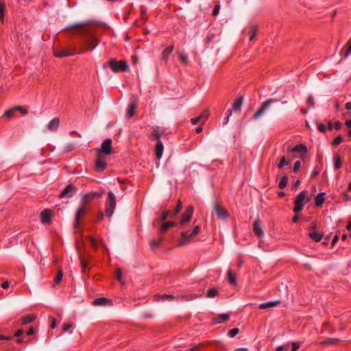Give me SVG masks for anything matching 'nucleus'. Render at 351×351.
<instances>
[{
	"label": "nucleus",
	"instance_id": "nucleus-33",
	"mask_svg": "<svg viewBox=\"0 0 351 351\" xmlns=\"http://www.w3.org/2000/svg\"><path fill=\"white\" fill-rule=\"evenodd\" d=\"M173 50V46L171 45L168 47L167 49H165L162 54V58L165 60L168 59L169 56Z\"/></svg>",
	"mask_w": 351,
	"mask_h": 351
},
{
	"label": "nucleus",
	"instance_id": "nucleus-8",
	"mask_svg": "<svg viewBox=\"0 0 351 351\" xmlns=\"http://www.w3.org/2000/svg\"><path fill=\"white\" fill-rule=\"evenodd\" d=\"M77 193V189L73 184H69L60 194V198H70Z\"/></svg>",
	"mask_w": 351,
	"mask_h": 351
},
{
	"label": "nucleus",
	"instance_id": "nucleus-31",
	"mask_svg": "<svg viewBox=\"0 0 351 351\" xmlns=\"http://www.w3.org/2000/svg\"><path fill=\"white\" fill-rule=\"evenodd\" d=\"M182 203L181 201L179 200L177 204V206L175 208V210L173 212H171L170 217L174 218L177 215V214L180 211V210L182 209Z\"/></svg>",
	"mask_w": 351,
	"mask_h": 351
},
{
	"label": "nucleus",
	"instance_id": "nucleus-16",
	"mask_svg": "<svg viewBox=\"0 0 351 351\" xmlns=\"http://www.w3.org/2000/svg\"><path fill=\"white\" fill-rule=\"evenodd\" d=\"M163 151H164L163 144L160 140H158L157 141V143H156V147H155V154L158 159H160L162 158Z\"/></svg>",
	"mask_w": 351,
	"mask_h": 351
},
{
	"label": "nucleus",
	"instance_id": "nucleus-40",
	"mask_svg": "<svg viewBox=\"0 0 351 351\" xmlns=\"http://www.w3.org/2000/svg\"><path fill=\"white\" fill-rule=\"evenodd\" d=\"M80 261L82 268V271L84 273L86 271V268L88 267L87 263L81 255H80Z\"/></svg>",
	"mask_w": 351,
	"mask_h": 351
},
{
	"label": "nucleus",
	"instance_id": "nucleus-26",
	"mask_svg": "<svg viewBox=\"0 0 351 351\" xmlns=\"http://www.w3.org/2000/svg\"><path fill=\"white\" fill-rule=\"evenodd\" d=\"M174 226V222L167 221L162 225V226L160 227V233H165L169 228L173 227Z\"/></svg>",
	"mask_w": 351,
	"mask_h": 351
},
{
	"label": "nucleus",
	"instance_id": "nucleus-17",
	"mask_svg": "<svg viewBox=\"0 0 351 351\" xmlns=\"http://www.w3.org/2000/svg\"><path fill=\"white\" fill-rule=\"evenodd\" d=\"M108 304H111V300L104 297L97 298L93 302L94 306H105Z\"/></svg>",
	"mask_w": 351,
	"mask_h": 351
},
{
	"label": "nucleus",
	"instance_id": "nucleus-57",
	"mask_svg": "<svg viewBox=\"0 0 351 351\" xmlns=\"http://www.w3.org/2000/svg\"><path fill=\"white\" fill-rule=\"evenodd\" d=\"M219 10H220V5H216L213 9V14L214 16H217L219 14Z\"/></svg>",
	"mask_w": 351,
	"mask_h": 351
},
{
	"label": "nucleus",
	"instance_id": "nucleus-37",
	"mask_svg": "<svg viewBox=\"0 0 351 351\" xmlns=\"http://www.w3.org/2000/svg\"><path fill=\"white\" fill-rule=\"evenodd\" d=\"M62 276H63L62 271L61 269H60L53 280V283L55 285L60 283V282L61 281V280L62 278Z\"/></svg>",
	"mask_w": 351,
	"mask_h": 351
},
{
	"label": "nucleus",
	"instance_id": "nucleus-52",
	"mask_svg": "<svg viewBox=\"0 0 351 351\" xmlns=\"http://www.w3.org/2000/svg\"><path fill=\"white\" fill-rule=\"evenodd\" d=\"M202 119V115H199L197 117L193 118L191 119V123L193 125L197 124L201 119Z\"/></svg>",
	"mask_w": 351,
	"mask_h": 351
},
{
	"label": "nucleus",
	"instance_id": "nucleus-24",
	"mask_svg": "<svg viewBox=\"0 0 351 351\" xmlns=\"http://www.w3.org/2000/svg\"><path fill=\"white\" fill-rule=\"evenodd\" d=\"M87 239L90 241V245H92V247L95 250H97V244L99 243V244H101V245H103L104 247L106 250L108 251V249L106 247V246H104V244L103 243V242L101 241H99L97 242L96 241V239L94 237H88Z\"/></svg>",
	"mask_w": 351,
	"mask_h": 351
},
{
	"label": "nucleus",
	"instance_id": "nucleus-46",
	"mask_svg": "<svg viewBox=\"0 0 351 351\" xmlns=\"http://www.w3.org/2000/svg\"><path fill=\"white\" fill-rule=\"evenodd\" d=\"M170 213L171 212L170 211H165L164 212L160 218L159 219V221H164L165 220H166V219L168 217L169 215H170Z\"/></svg>",
	"mask_w": 351,
	"mask_h": 351
},
{
	"label": "nucleus",
	"instance_id": "nucleus-11",
	"mask_svg": "<svg viewBox=\"0 0 351 351\" xmlns=\"http://www.w3.org/2000/svg\"><path fill=\"white\" fill-rule=\"evenodd\" d=\"M86 205L84 203H82V205L76 211L74 222V227L75 228L80 225V218L86 213Z\"/></svg>",
	"mask_w": 351,
	"mask_h": 351
},
{
	"label": "nucleus",
	"instance_id": "nucleus-12",
	"mask_svg": "<svg viewBox=\"0 0 351 351\" xmlns=\"http://www.w3.org/2000/svg\"><path fill=\"white\" fill-rule=\"evenodd\" d=\"M73 49H68L65 48H60V49H55L53 51V53L55 56L58 58H62L69 56L71 55L74 54L73 52H72Z\"/></svg>",
	"mask_w": 351,
	"mask_h": 351
},
{
	"label": "nucleus",
	"instance_id": "nucleus-28",
	"mask_svg": "<svg viewBox=\"0 0 351 351\" xmlns=\"http://www.w3.org/2000/svg\"><path fill=\"white\" fill-rule=\"evenodd\" d=\"M324 193H319L315 198V205L320 206L324 202Z\"/></svg>",
	"mask_w": 351,
	"mask_h": 351
},
{
	"label": "nucleus",
	"instance_id": "nucleus-22",
	"mask_svg": "<svg viewBox=\"0 0 351 351\" xmlns=\"http://www.w3.org/2000/svg\"><path fill=\"white\" fill-rule=\"evenodd\" d=\"M243 103V97H239L237 100L234 101V103L232 104V110L235 112H239L241 110V106Z\"/></svg>",
	"mask_w": 351,
	"mask_h": 351
},
{
	"label": "nucleus",
	"instance_id": "nucleus-21",
	"mask_svg": "<svg viewBox=\"0 0 351 351\" xmlns=\"http://www.w3.org/2000/svg\"><path fill=\"white\" fill-rule=\"evenodd\" d=\"M60 124V119L58 118H53L47 125V129L49 131H55L58 128Z\"/></svg>",
	"mask_w": 351,
	"mask_h": 351
},
{
	"label": "nucleus",
	"instance_id": "nucleus-13",
	"mask_svg": "<svg viewBox=\"0 0 351 351\" xmlns=\"http://www.w3.org/2000/svg\"><path fill=\"white\" fill-rule=\"evenodd\" d=\"M193 213V206H190L187 208L186 211L182 215V219L180 221V223L184 225L189 222L192 217Z\"/></svg>",
	"mask_w": 351,
	"mask_h": 351
},
{
	"label": "nucleus",
	"instance_id": "nucleus-49",
	"mask_svg": "<svg viewBox=\"0 0 351 351\" xmlns=\"http://www.w3.org/2000/svg\"><path fill=\"white\" fill-rule=\"evenodd\" d=\"M116 278L117 279L118 281L119 282H122V274H121V271L120 269H117V271H116Z\"/></svg>",
	"mask_w": 351,
	"mask_h": 351
},
{
	"label": "nucleus",
	"instance_id": "nucleus-50",
	"mask_svg": "<svg viewBox=\"0 0 351 351\" xmlns=\"http://www.w3.org/2000/svg\"><path fill=\"white\" fill-rule=\"evenodd\" d=\"M14 109H15V110L20 111L23 114H25L27 112V110L26 109L23 108L22 106H20L14 107Z\"/></svg>",
	"mask_w": 351,
	"mask_h": 351
},
{
	"label": "nucleus",
	"instance_id": "nucleus-60",
	"mask_svg": "<svg viewBox=\"0 0 351 351\" xmlns=\"http://www.w3.org/2000/svg\"><path fill=\"white\" fill-rule=\"evenodd\" d=\"M72 327V324H66L63 326L62 327V331L63 332H66L67 331L69 328H71Z\"/></svg>",
	"mask_w": 351,
	"mask_h": 351
},
{
	"label": "nucleus",
	"instance_id": "nucleus-45",
	"mask_svg": "<svg viewBox=\"0 0 351 351\" xmlns=\"http://www.w3.org/2000/svg\"><path fill=\"white\" fill-rule=\"evenodd\" d=\"M343 141V138L341 136H337L332 141V145H338L339 144H340Z\"/></svg>",
	"mask_w": 351,
	"mask_h": 351
},
{
	"label": "nucleus",
	"instance_id": "nucleus-59",
	"mask_svg": "<svg viewBox=\"0 0 351 351\" xmlns=\"http://www.w3.org/2000/svg\"><path fill=\"white\" fill-rule=\"evenodd\" d=\"M292 349L291 351H295L300 348V345L297 342L292 343Z\"/></svg>",
	"mask_w": 351,
	"mask_h": 351
},
{
	"label": "nucleus",
	"instance_id": "nucleus-25",
	"mask_svg": "<svg viewBox=\"0 0 351 351\" xmlns=\"http://www.w3.org/2000/svg\"><path fill=\"white\" fill-rule=\"evenodd\" d=\"M164 239L165 238L163 237H160L158 239L150 241L149 244L152 249L154 250L157 248L160 245L161 242L164 240Z\"/></svg>",
	"mask_w": 351,
	"mask_h": 351
},
{
	"label": "nucleus",
	"instance_id": "nucleus-30",
	"mask_svg": "<svg viewBox=\"0 0 351 351\" xmlns=\"http://www.w3.org/2000/svg\"><path fill=\"white\" fill-rule=\"evenodd\" d=\"M308 236L315 241L318 242L322 239L323 234H319L316 232H312L308 234Z\"/></svg>",
	"mask_w": 351,
	"mask_h": 351
},
{
	"label": "nucleus",
	"instance_id": "nucleus-18",
	"mask_svg": "<svg viewBox=\"0 0 351 351\" xmlns=\"http://www.w3.org/2000/svg\"><path fill=\"white\" fill-rule=\"evenodd\" d=\"M230 319L229 314L227 313H221L218 315H217L214 319L213 322L215 324H220L224 322L228 321Z\"/></svg>",
	"mask_w": 351,
	"mask_h": 351
},
{
	"label": "nucleus",
	"instance_id": "nucleus-4",
	"mask_svg": "<svg viewBox=\"0 0 351 351\" xmlns=\"http://www.w3.org/2000/svg\"><path fill=\"white\" fill-rule=\"evenodd\" d=\"M306 194L307 192L306 191H303L296 196L295 199V206L293 208V211L295 213H298L302 209L304 202L305 200L306 202H308L310 201V198L306 197Z\"/></svg>",
	"mask_w": 351,
	"mask_h": 351
},
{
	"label": "nucleus",
	"instance_id": "nucleus-41",
	"mask_svg": "<svg viewBox=\"0 0 351 351\" xmlns=\"http://www.w3.org/2000/svg\"><path fill=\"white\" fill-rule=\"evenodd\" d=\"M239 332V329L237 328H232L228 332V335L230 337H235Z\"/></svg>",
	"mask_w": 351,
	"mask_h": 351
},
{
	"label": "nucleus",
	"instance_id": "nucleus-47",
	"mask_svg": "<svg viewBox=\"0 0 351 351\" xmlns=\"http://www.w3.org/2000/svg\"><path fill=\"white\" fill-rule=\"evenodd\" d=\"M14 110L15 109H14V108L7 110L6 112H5L4 116L7 117L8 118H11L14 114Z\"/></svg>",
	"mask_w": 351,
	"mask_h": 351
},
{
	"label": "nucleus",
	"instance_id": "nucleus-53",
	"mask_svg": "<svg viewBox=\"0 0 351 351\" xmlns=\"http://www.w3.org/2000/svg\"><path fill=\"white\" fill-rule=\"evenodd\" d=\"M152 136L153 138H156V139L157 140V141H158V140H160V133H159L158 131H156V130H154V131L152 132Z\"/></svg>",
	"mask_w": 351,
	"mask_h": 351
},
{
	"label": "nucleus",
	"instance_id": "nucleus-55",
	"mask_svg": "<svg viewBox=\"0 0 351 351\" xmlns=\"http://www.w3.org/2000/svg\"><path fill=\"white\" fill-rule=\"evenodd\" d=\"M318 130L322 132H325L326 131V127L322 123H317Z\"/></svg>",
	"mask_w": 351,
	"mask_h": 351
},
{
	"label": "nucleus",
	"instance_id": "nucleus-35",
	"mask_svg": "<svg viewBox=\"0 0 351 351\" xmlns=\"http://www.w3.org/2000/svg\"><path fill=\"white\" fill-rule=\"evenodd\" d=\"M339 341V339L332 338V339H328L326 341H323L320 342V344H322V345H335V343H337Z\"/></svg>",
	"mask_w": 351,
	"mask_h": 351
},
{
	"label": "nucleus",
	"instance_id": "nucleus-63",
	"mask_svg": "<svg viewBox=\"0 0 351 351\" xmlns=\"http://www.w3.org/2000/svg\"><path fill=\"white\" fill-rule=\"evenodd\" d=\"M23 332H24L23 330H22V329H19V330H18L15 332L14 336H15V337H20L21 335H23Z\"/></svg>",
	"mask_w": 351,
	"mask_h": 351
},
{
	"label": "nucleus",
	"instance_id": "nucleus-64",
	"mask_svg": "<svg viewBox=\"0 0 351 351\" xmlns=\"http://www.w3.org/2000/svg\"><path fill=\"white\" fill-rule=\"evenodd\" d=\"M338 239H339V237H338V235H335V236L334 237V238L332 239V242H331V245H332V246H334V245H335V243H337V241H338Z\"/></svg>",
	"mask_w": 351,
	"mask_h": 351
},
{
	"label": "nucleus",
	"instance_id": "nucleus-32",
	"mask_svg": "<svg viewBox=\"0 0 351 351\" xmlns=\"http://www.w3.org/2000/svg\"><path fill=\"white\" fill-rule=\"evenodd\" d=\"M342 161L341 157L338 154H335L334 156V166L336 169H339L341 167Z\"/></svg>",
	"mask_w": 351,
	"mask_h": 351
},
{
	"label": "nucleus",
	"instance_id": "nucleus-23",
	"mask_svg": "<svg viewBox=\"0 0 351 351\" xmlns=\"http://www.w3.org/2000/svg\"><path fill=\"white\" fill-rule=\"evenodd\" d=\"M136 108V102H133L130 104L128 106V110H127V118H130L134 114L135 109Z\"/></svg>",
	"mask_w": 351,
	"mask_h": 351
},
{
	"label": "nucleus",
	"instance_id": "nucleus-29",
	"mask_svg": "<svg viewBox=\"0 0 351 351\" xmlns=\"http://www.w3.org/2000/svg\"><path fill=\"white\" fill-rule=\"evenodd\" d=\"M291 152L306 153L307 152V147L304 144H299V145H297L296 146H295L291 149Z\"/></svg>",
	"mask_w": 351,
	"mask_h": 351
},
{
	"label": "nucleus",
	"instance_id": "nucleus-27",
	"mask_svg": "<svg viewBox=\"0 0 351 351\" xmlns=\"http://www.w3.org/2000/svg\"><path fill=\"white\" fill-rule=\"evenodd\" d=\"M36 318L34 315H29L21 318V325H25L33 322Z\"/></svg>",
	"mask_w": 351,
	"mask_h": 351
},
{
	"label": "nucleus",
	"instance_id": "nucleus-58",
	"mask_svg": "<svg viewBox=\"0 0 351 351\" xmlns=\"http://www.w3.org/2000/svg\"><path fill=\"white\" fill-rule=\"evenodd\" d=\"M350 55H351V43L343 56V58H347Z\"/></svg>",
	"mask_w": 351,
	"mask_h": 351
},
{
	"label": "nucleus",
	"instance_id": "nucleus-54",
	"mask_svg": "<svg viewBox=\"0 0 351 351\" xmlns=\"http://www.w3.org/2000/svg\"><path fill=\"white\" fill-rule=\"evenodd\" d=\"M301 167V162L300 161L298 160L294 163L293 165V171L295 172L297 171Z\"/></svg>",
	"mask_w": 351,
	"mask_h": 351
},
{
	"label": "nucleus",
	"instance_id": "nucleus-39",
	"mask_svg": "<svg viewBox=\"0 0 351 351\" xmlns=\"http://www.w3.org/2000/svg\"><path fill=\"white\" fill-rule=\"evenodd\" d=\"M290 163L289 161H287L285 158V157H282L280 158V162L278 165V168H283L285 165H289Z\"/></svg>",
	"mask_w": 351,
	"mask_h": 351
},
{
	"label": "nucleus",
	"instance_id": "nucleus-44",
	"mask_svg": "<svg viewBox=\"0 0 351 351\" xmlns=\"http://www.w3.org/2000/svg\"><path fill=\"white\" fill-rule=\"evenodd\" d=\"M179 59L184 64H187L188 63V59L186 58V56L184 53H180L179 54Z\"/></svg>",
	"mask_w": 351,
	"mask_h": 351
},
{
	"label": "nucleus",
	"instance_id": "nucleus-38",
	"mask_svg": "<svg viewBox=\"0 0 351 351\" xmlns=\"http://www.w3.org/2000/svg\"><path fill=\"white\" fill-rule=\"evenodd\" d=\"M288 179L286 176H283L279 182L278 186L280 189H284L287 184Z\"/></svg>",
	"mask_w": 351,
	"mask_h": 351
},
{
	"label": "nucleus",
	"instance_id": "nucleus-14",
	"mask_svg": "<svg viewBox=\"0 0 351 351\" xmlns=\"http://www.w3.org/2000/svg\"><path fill=\"white\" fill-rule=\"evenodd\" d=\"M103 195V193L94 192L90 193L85 194L82 199V203H84V204H88L89 201L94 197H101Z\"/></svg>",
	"mask_w": 351,
	"mask_h": 351
},
{
	"label": "nucleus",
	"instance_id": "nucleus-62",
	"mask_svg": "<svg viewBox=\"0 0 351 351\" xmlns=\"http://www.w3.org/2000/svg\"><path fill=\"white\" fill-rule=\"evenodd\" d=\"M9 285H10V283H9V282H8V281H7V280H6V281L3 282V283L1 285V287H2L3 289H5L8 288V287H9Z\"/></svg>",
	"mask_w": 351,
	"mask_h": 351
},
{
	"label": "nucleus",
	"instance_id": "nucleus-20",
	"mask_svg": "<svg viewBox=\"0 0 351 351\" xmlns=\"http://www.w3.org/2000/svg\"><path fill=\"white\" fill-rule=\"evenodd\" d=\"M280 300H276V301H271V302H266V303H263V304H261L259 305V308L261 309H266V308H273V307H276L278 305H279L280 304Z\"/></svg>",
	"mask_w": 351,
	"mask_h": 351
},
{
	"label": "nucleus",
	"instance_id": "nucleus-48",
	"mask_svg": "<svg viewBox=\"0 0 351 351\" xmlns=\"http://www.w3.org/2000/svg\"><path fill=\"white\" fill-rule=\"evenodd\" d=\"M306 103L311 107H313L315 105L313 97L311 95L306 99Z\"/></svg>",
	"mask_w": 351,
	"mask_h": 351
},
{
	"label": "nucleus",
	"instance_id": "nucleus-10",
	"mask_svg": "<svg viewBox=\"0 0 351 351\" xmlns=\"http://www.w3.org/2000/svg\"><path fill=\"white\" fill-rule=\"evenodd\" d=\"M213 212L220 219H226L228 216V211L217 202H215L213 205Z\"/></svg>",
	"mask_w": 351,
	"mask_h": 351
},
{
	"label": "nucleus",
	"instance_id": "nucleus-56",
	"mask_svg": "<svg viewBox=\"0 0 351 351\" xmlns=\"http://www.w3.org/2000/svg\"><path fill=\"white\" fill-rule=\"evenodd\" d=\"M288 350V345H283L278 347L275 351H287Z\"/></svg>",
	"mask_w": 351,
	"mask_h": 351
},
{
	"label": "nucleus",
	"instance_id": "nucleus-3",
	"mask_svg": "<svg viewBox=\"0 0 351 351\" xmlns=\"http://www.w3.org/2000/svg\"><path fill=\"white\" fill-rule=\"evenodd\" d=\"M108 64L114 73L127 71L129 69L126 62L123 60L118 61L114 58L111 59L108 62Z\"/></svg>",
	"mask_w": 351,
	"mask_h": 351
},
{
	"label": "nucleus",
	"instance_id": "nucleus-9",
	"mask_svg": "<svg viewBox=\"0 0 351 351\" xmlns=\"http://www.w3.org/2000/svg\"><path fill=\"white\" fill-rule=\"evenodd\" d=\"M106 167V162L105 156H101V154H97V156L95 158V169L98 172H101L103 170H104Z\"/></svg>",
	"mask_w": 351,
	"mask_h": 351
},
{
	"label": "nucleus",
	"instance_id": "nucleus-51",
	"mask_svg": "<svg viewBox=\"0 0 351 351\" xmlns=\"http://www.w3.org/2000/svg\"><path fill=\"white\" fill-rule=\"evenodd\" d=\"M75 148V144L74 143H69L65 146V151L66 152H70L73 150Z\"/></svg>",
	"mask_w": 351,
	"mask_h": 351
},
{
	"label": "nucleus",
	"instance_id": "nucleus-42",
	"mask_svg": "<svg viewBox=\"0 0 351 351\" xmlns=\"http://www.w3.org/2000/svg\"><path fill=\"white\" fill-rule=\"evenodd\" d=\"M5 5L3 2H0V19L3 20L4 16Z\"/></svg>",
	"mask_w": 351,
	"mask_h": 351
},
{
	"label": "nucleus",
	"instance_id": "nucleus-6",
	"mask_svg": "<svg viewBox=\"0 0 351 351\" xmlns=\"http://www.w3.org/2000/svg\"><path fill=\"white\" fill-rule=\"evenodd\" d=\"M199 231L200 227L199 226H196L193 228V229L190 233H189L188 232H182L181 233L182 240L179 242V245H184L186 243V241L189 239L193 238L197 234H198Z\"/></svg>",
	"mask_w": 351,
	"mask_h": 351
},
{
	"label": "nucleus",
	"instance_id": "nucleus-15",
	"mask_svg": "<svg viewBox=\"0 0 351 351\" xmlns=\"http://www.w3.org/2000/svg\"><path fill=\"white\" fill-rule=\"evenodd\" d=\"M253 230L255 234L258 237H262L264 232L261 226V221L259 219H256L254 222Z\"/></svg>",
	"mask_w": 351,
	"mask_h": 351
},
{
	"label": "nucleus",
	"instance_id": "nucleus-7",
	"mask_svg": "<svg viewBox=\"0 0 351 351\" xmlns=\"http://www.w3.org/2000/svg\"><path fill=\"white\" fill-rule=\"evenodd\" d=\"M112 141L110 138L104 140L102 143L101 148L97 149V154H101V156H106L110 155L112 153Z\"/></svg>",
	"mask_w": 351,
	"mask_h": 351
},
{
	"label": "nucleus",
	"instance_id": "nucleus-2",
	"mask_svg": "<svg viewBox=\"0 0 351 351\" xmlns=\"http://www.w3.org/2000/svg\"><path fill=\"white\" fill-rule=\"evenodd\" d=\"M116 207V196L112 192L108 193V199L106 201L105 214L110 217Z\"/></svg>",
	"mask_w": 351,
	"mask_h": 351
},
{
	"label": "nucleus",
	"instance_id": "nucleus-1",
	"mask_svg": "<svg viewBox=\"0 0 351 351\" xmlns=\"http://www.w3.org/2000/svg\"><path fill=\"white\" fill-rule=\"evenodd\" d=\"M71 34L81 36L82 49L78 53L85 51H92L99 43V40L95 34V25L90 22H80L70 25L66 27Z\"/></svg>",
	"mask_w": 351,
	"mask_h": 351
},
{
	"label": "nucleus",
	"instance_id": "nucleus-43",
	"mask_svg": "<svg viewBox=\"0 0 351 351\" xmlns=\"http://www.w3.org/2000/svg\"><path fill=\"white\" fill-rule=\"evenodd\" d=\"M250 34V40L252 41L256 36V29L254 27H252L249 32Z\"/></svg>",
	"mask_w": 351,
	"mask_h": 351
},
{
	"label": "nucleus",
	"instance_id": "nucleus-5",
	"mask_svg": "<svg viewBox=\"0 0 351 351\" xmlns=\"http://www.w3.org/2000/svg\"><path fill=\"white\" fill-rule=\"evenodd\" d=\"M278 99H269L265 101L260 109L253 115L252 119L256 120L261 116L264 114V113L269 108L270 106L276 102H278Z\"/></svg>",
	"mask_w": 351,
	"mask_h": 351
},
{
	"label": "nucleus",
	"instance_id": "nucleus-36",
	"mask_svg": "<svg viewBox=\"0 0 351 351\" xmlns=\"http://www.w3.org/2000/svg\"><path fill=\"white\" fill-rule=\"evenodd\" d=\"M219 292L217 289L212 288L207 291L206 296L208 298H215L218 295Z\"/></svg>",
	"mask_w": 351,
	"mask_h": 351
},
{
	"label": "nucleus",
	"instance_id": "nucleus-19",
	"mask_svg": "<svg viewBox=\"0 0 351 351\" xmlns=\"http://www.w3.org/2000/svg\"><path fill=\"white\" fill-rule=\"evenodd\" d=\"M51 217V211L49 210H45L40 213L41 221L43 223H49Z\"/></svg>",
	"mask_w": 351,
	"mask_h": 351
},
{
	"label": "nucleus",
	"instance_id": "nucleus-61",
	"mask_svg": "<svg viewBox=\"0 0 351 351\" xmlns=\"http://www.w3.org/2000/svg\"><path fill=\"white\" fill-rule=\"evenodd\" d=\"M200 115H202V118L204 117L205 119H207L209 116V112L208 110H205Z\"/></svg>",
	"mask_w": 351,
	"mask_h": 351
},
{
	"label": "nucleus",
	"instance_id": "nucleus-34",
	"mask_svg": "<svg viewBox=\"0 0 351 351\" xmlns=\"http://www.w3.org/2000/svg\"><path fill=\"white\" fill-rule=\"evenodd\" d=\"M228 280L229 282L232 285H235L237 284V279L235 275L232 272L231 270H228Z\"/></svg>",
	"mask_w": 351,
	"mask_h": 351
}]
</instances>
